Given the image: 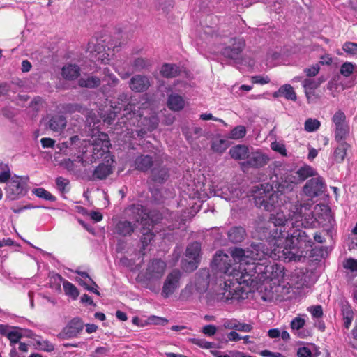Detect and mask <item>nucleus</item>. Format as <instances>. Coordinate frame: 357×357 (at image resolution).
<instances>
[{"instance_id":"f257e3e1","label":"nucleus","mask_w":357,"mask_h":357,"mask_svg":"<svg viewBox=\"0 0 357 357\" xmlns=\"http://www.w3.org/2000/svg\"><path fill=\"white\" fill-rule=\"evenodd\" d=\"M270 261H249L243 267V271L231 268V259L222 251L216 252L212 261V266L224 274V287L217 293L223 301L238 300L246 291L244 287L255 289L259 284L267 282Z\"/></svg>"},{"instance_id":"f03ea898","label":"nucleus","mask_w":357,"mask_h":357,"mask_svg":"<svg viewBox=\"0 0 357 357\" xmlns=\"http://www.w3.org/2000/svg\"><path fill=\"white\" fill-rule=\"evenodd\" d=\"M269 223L273 227L266 229L265 232L268 234L266 241L274 251L281 252L289 261L300 260L312 248L314 242L305 231L298 227L292 228L291 232L287 230L291 225L284 211L272 214Z\"/></svg>"},{"instance_id":"7ed1b4c3","label":"nucleus","mask_w":357,"mask_h":357,"mask_svg":"<svg viewBox=\"0 0 357 357\" xmlns=\"http://www.w3.org/2000/svg\"><path fill=\"white\" fill-rule=\"evenodd\" d=\"M275 187L272 184L264 183L256 186L253 190L252 196L255 205L267 211L276 210L273 214L280 211H284V215L288 216V211L284 209L287 203H292L289 198L283 192L278 190L274 191ZM272 213L270 215V216Z\"/></svg>"},{"instance_id":"20e7f679","label":"nucleus","mask_w":357,"mask_h":357,"mask_svg":"<svg viewBox=\"0 0 357 357\" xmlns=\"http://www.w3.org/2000/svg\"><path fill=\"white\" fill-rule=\"evenodd\" d=\"M151 102L146 100L142 104L137 111L135 105H130L126 108V111L130 112L124 114V116L128 121V125H135L139 128L137 130V135L141 138H144L148 132H152L157 128L159 124V119L156 112L151 107Z\"/></svg>"},{"instance_id":"39448f33","label":"nucleus","mask_w":357,"mask_h":357,"mask_svg":"<svg viewBox=\"0 0 357 357\" xmlns=\"http://www.w3.org/2000/svg\"><path fill=\"white\" fill-rule=\"evenodd\" d=\"M167 268L166 262L158 258L151 259L146 268L137 275L138 282L154 294L160 290V281L163 278Z\"/></svg>"},{"instance_id":"423d86ee","label":"nucleus","mask_w":357,"mask_h":357,"mask_svg":"<svg viewBox=\"0 0 357 357\" xmlns=\"http://www.w3.org/2000/svg\"><path fill=\"white\" fill-rule=\"evenodd\" d=\"M312 204L310 203H287L284 209L288 211V223L291 228L298 227L300 226L304 228L315 227L317 221L312 210Z\"/></svg>"},{"instance_id":"0eeeda50","label":"nucleus","mask_w":357,"mask_h":357,"mask_svg":"<svg viewBox=\"0 0 357 357\" xmlns=\"http://www.w3.org/2000/svg\"><path fill=\"white\" fill-rule=\"evenodd\" d=\"M211 28L208 27L207 30L204 31L206 34L210 35L214 42L220 45H226L229 43V45L223 47L221 50V54L223 56L236 60L239 59L243 50L245 47V43L243 38H228L225 35H221L218 31H213Z\"/></svg>"},{"instance_id":"6e6552de","label":"nucleus","mask_w":357,"mask_h":357,"mask_svg":"<svg viewBox=\"0 0 357 357\" xmlns=\"http://www.w3.org/2000/svg\"><path fill=\"white\" fill-rule=\"evenodd\" d=\"M28 176L14 175L8 181L5 188L6 196L10 200H16L27 193Z\"/></svg>"},{"instance_id":"1a4fd4ad","label":"nucleus","mask_w":357,"mask_h":357,"mask_svg":"<svg viewBox=\"0 0 357 357\" xmlns=\"http://www.w3.org/2000/svg\"><path fill=\"white\" fill-rule=\"evenodd\" d=\"M128 100V94L126 93H122L119 96L116 101H111V109L102 116L104 122L109 125L112 124L114 121L117 114L120 113L122 109H123V114L121 123L128 125V121L126 120L124 116V114H126L127 112H130V110H125L127 107L128 108H130V105H131V104H126Z\"/></svg>"},{"instance_id":"9d476101","label":"nucleus","mask_w":357,"mask_h":357,"mask_svg":"<svg viewBox=\"0 0 357 357\" xmlns=\"http://www.w3.org/2000/svg\"><path fill=\"white\" fill-rule=\"evenodd\" d=\"M111 146L109 137L105 133H100L98 137L95 138L91 144V160L98 159L106 160L109 162L110 158V152L109 149Z\"/></svg>"},{"instance_id":"9b49d317","label":"nucleus","mask_w":357,"mask_h":357,"mask_svg":"<svg viewBox=\"0 0 357 357\" xmlns=\"http://www.w3.org/2000/svg\"><path fill=\"white\" fill-rule=\"evenodd\" d=\"M276 179L273 180L271 177L272 185L275 187L276 190L283 192L294 191L299 183L294 170H286L282 173L278 177L275 176Z\"/></svg>"},{"instance_id":"f8f14e48","label":"nucleus","mask_w":357,"mask_h":357,"mask_svg":"<svg viewBox=\"0 0 357 357\" xmlns=\"http://www.w3.org/2000/svg\"><path fill=\"white\" fill-rule=\"evenodd\" d=\"M181 278V273L179 270L174 269L168 273L160 290V295L163 298H168L176 292L180 287Z\"/></svg>"},{"instance_id":"ddd939ff","label":"nucleus","mask_w":357,"mask_h":357,"mask_svg":"<svg viewBox=\"0 0 357 357\" xmlns=\"http://www.w3.org/2000/svg\"><path fill=\"white\" fill-rule=\"evenodd\" d=\"M201 243L193 242L186 248L185 256L190 260L188 263L183 261V268L186 271H193L197 269L201 259Z\"/></svg>"},{"instance_id":"4468645a","label":"nucleus","mask_w":357,"mask_h":357,"mask_svg":"<svg viewBox=\"0 0 357 357\" xmlns=\"http://www.w3.org/2000/svg\"><path fill=\"white\" fill-rule=\"evenodd\" d=\"M270 160L268 155L261 151H256L250 153L248 160L241 162V167L243 170L248 168L258 169L264 167Z\"/></svg>"},{"instance_id":"2eb2a0df","label":"nucleus","mask_w":357,"mask_h":357,"mask_svg":"<svg viewBox=\"0 0 357 357\" xmlns=\"http://www.w3.org/2000/svg\"><path fill=\"white\" fill-rule=\"evenodd\" d=\"M271 249L263 243H252L247 249V257L250 261L269 260Z\"/></svg>"},{"instance_id":"dca6fc26","label":"nucleus","mask_w":357,"mask_h":357,"mask_svg":"<svg viewBox=\"0 0 357 357\" xmlns=\"http://www.w3.org/2000/svg\"><path fill=\"white\" fill-rule=\"evenodd\" d=\"M271 249L263 243H252L247 249V257L250 261L269 260Z\"/></svg>"},{"instance_id":"f3484780","label":"nucleus","mask_w":357,"mask_h":357,"mask_svg":"<svg viewBox=\"0 0 357 357\" xmlns=\"http://www.w3.org/2000/svg\"><path fill=\"white\" fill-rule=\"evenodd\" d=\"M223 253L225 254V252ZM229 254L230 256L228 254H227V255L231 259V268L230 271H232L233 268L243 271V267L247 266V263L250 261L247 257V250H243L241 248L235 247L230 248Z\"/></svg>"},{"instance_id":"a211bd4d","label":"nucleus","mask_w":357,"mask_h":357,"mask_svg":"<svg viewBox=\"0 0 357 357\" xmlns=\"http://www.w3.org/2000/svg\"><path fill=\"white\" fill-rule=\"evenodd\" d=\"M128 218L144 227L147 225V208L139 204L130 205L126 209Z\"/></svg>"},{"instance_id":"6ab92c4d","label":"nucleus","mask_w":357,"mask_h":357,"mask_svg":"<svg viewBox=\"0 0 357 357\" xmlns=\"http://www.w3.org/2000/svg\"><path fill=\"white\" fill-rule=\"evenodd\" d=\"M324 181L321 177L312 178L306 182L303 187V192L307 197L314 198L324 192Z\"/></svg>"},{"instance_id":"aec40b11","label":"nucleus","mask_w":357,"mask_h":357,"mask_svg":"<svg viewBox=\"0 0 357 357\" xmlns=\"http://www.w3.org/2000/svg\"><path fill=\"white\" fill-rule=\"evenodd\" d=\"M0 334L6 336L10 340L12 348H16L15 344L19 343L23 337L21 328L6 324H0Z\"/></svg>"},{"instance_id":"412c9836","label":"nucleus","mask_w":357,"mask_h":357,"mask_svg":"<svg viewBox=\"0 0 357 357\" xmlns=\"http://www.w3.org/2000/svg\"><path fill=\"white\" fill-rule=\"evenodd\" d=\"M217 196L225 199L227 202H235L242 195V190L236 184L227 185L225 188L216 192Z\"/></svg>"},{"instance_id":"4be33fe9","label":"nucleus","mask_w":357,"mask_h":357,"mask_svg":"<svg viewBox=\"0 0 357 357\" xmlns=\"http://www.w3.org/2000/svg\"><path fill=\"white\" fill-rule=\"evenodd\" d=\"M84 328V324L79 317H75L70 320L67 326L63 328L62 334L66 338H73L77 337Z\"/></svg>"},{"instance_id":"5701e85b","label":"nucleus","mask_w":357,"mask_h":357,"mask_svg":"<svg viewBox=\"0 0 357 357\" xmlns=\"http://www.w3.org/2000/svg\"><path fill=\"white\" fill-rule=\"evenodd\" d=\"M150 86V81L145 75H136L129 82L130 89L137 93L146 91Z\"/></svg>"},{"instance_id":"b1692460","label":"nucleus","mask_w":357,"mask_h":357,"mask_svg":"<svg viewBox=\"0 0 357 357\" xmlns=\"http://www.w3.org/2000/svg\"><path fill=\"white\" fill-rule=\"evenodd\" d=\"M167 105L173 112H180L185 107L184 98L176 93H172L167 97Z\"/></svg>"},{"instance_id":"393cba45","label":"nucleus","mask_w":357,"mask_h":357,"mask_svg":"<svg viewBox=\"0 0 357 357\" xmlns=\"http://www.w3.org/2000/svg\"><path fill=\"white\" fill-rule=\"evenodd\" d=\"M340 305L341 308V315L342 317L344 327L347 329H349L352 323L354 313L349 302L346 300H342L340 302Z\"/></svg>"},{"instance_id":"a878e982","label":"nucleus","mask_w":357,"mask_h":357,"mask_svg":"<svg viewBox=\"0 0 357 357\" xmlns=\"http://www.w3.org/2000/svg\"><path fill=\"white\" fill-rule=\"evenodd\" d=\"M153 165V157L149 155H140L135 158L134 160V167L135 169L146 172L149 171Z\"/></svg>"},{"instance_id":"bb28decb","label":"nucleus","mask_w":357,"mask_h":357,"mask_svg":"<svg viewBox=\"0 0 357 357\" xmlns=\"http://www.w3.org/2000/svg\"><path fill=\"white\" fill-rule=\"evenodd\" d=\"M324 81V79L323 77H319L317 79H305L303 81V87L308 101H310L311 96H314V90L319 87Z\"/></svg>"},{"instance_id":"cd10ccee","label":"nucleus","mask_w":357,"mask_h":357,"mask_svg":"<svg viewBox=\"0 0 357 357\" xmlns=\"http://www.w3.org/2000/svg\"><path fill=\"white\" fill-rule=\"evenodd\" d=\"M269 271L267 275V282H273L274 284L279 283L284 278V267L278 264H270L268 267Z\"/></svg>"},{"instance_id":"c85d7f7f","label":"nucleus","mask_w":357,"mask_h":357,"mask_svg":"<svg viewBox=\"0 0 357 357\" xmlns=\"http://www.w3.org/2000/svg\"><path fill=\"white\" fill-rule=\"evenodd\" d=\"M76 273L82 277V278L78 280L80 285L84 287L85 289L93 292L98 296L100 295V292L97 289V284L91 279L86 272L76 271Z\"/></svg>"},{"instance_id":"c756f323","label":"nucleus","mask_w":357,"mask_h":357,"mask_svg":"<svg viewBox=\"0 0 357 357\" xmlns=\"http://www.w3.org/2000/svg\"><path fill=\"white\" fill-rule=\"evenodd\" d=\"M246 236V230L242 226L231 227L227 231V237L232 243L242 242Z\"/></svg>"},{"instance_id":"7c9ffc66","label":"nucleus","mask_w":357,"mask_h":357,"mask_svg":"<svg viewBox=\"0 0 357 357\" xmlns=\"http://www.w3.org/2000/svg\"><path fill=\"white\" fill-rule=\"evenodd\" d=\"M67 123L66 117L63 115H53L49 122L48 128L54 132H62Z\"/></svg>"},{"instance_id":"2f4dec72","label":"nucleus","mask_w":357,"mask_h":357,"mask_svg":"<svg viewBox=\"0 0 357 357\" xmlns=\"http://www.w3.org/2000/svg\"><path fill=\"white\" fill-rule=\"evenodd\" d=\"M349 146V144L346 142H337V145L335 148L331 158L333 161L337 163L342 162L347 155V151Z\"/></svg>"},{"instance_id":"473e14b6","label":"nucleus","mask_w":357,"mask_h":357,"mask_svg":"<svg viewBox=\"0 0 357 357\" xmlns=\"http://www.w3.org/2000/svg\"><path fill=\"white\" fill-rule=\"evenodd\" d=\"M273 96L275 98L284 96L287 100L293 101L296 100V94L294 88L288 84L281 86L277 91L273 93Z\"/></svg>"},{"instance_id":"72a5a7b5","label":"nucleus","mask_w":357,"mask_h":357,"mask_svg":"<svg viewBox=\"0 0 357 357\" xmlns=\"http://www.w3.org/2000/svg\"><path fill=\"white\" fill-rule=\"evenodd\" d=\"M231 157L236 160H248L249 149L245 145L239 144L231 147L229 150Z\"/></svg>"},{"instance_id":"f704fd0d","label":"nucleus","mask_w":357,"mask_h":357,"mask_svg":"<svg viewBox=\"0 0 357 357\" xmlns=\"http://www.w3.org/2000/svg\"><path fill=\"white\" fill-rule=\"evenodd\" d=\"M294 172L299 183H302L309 177L314 176L317 174L316 170L308 165L301 166L297 170H294Z\"/></svg>"},{"instance_id":"c9c22d12","label":"nucleus","mask_w":357,"mask_h":357,"mask_svg":"<svg viewBox=\"0 0 357 357\" xmlns=\"http://www.w3.org/2000/svg\"><path fill=\"white\" fill-rule=\"evenodd\" d=\"M136 227L135 224L123 220L119 221L116 225V233L121 236H130Z\"/></svg>"},{"instance_id":"e433bc0d","label":"nucleus","mask_w":357,"mask_h":357,"mask_svg":"<svg viewBox=\"0 0 357 357\" xmlns=\"http://www.w3.org/2000/svg\"><path fill=\"white\" fill-rule=\"evenodd\" d=\"M80 74V68L76 64H68L63 67L61 75L63 77L68 80L77 79Z\"/></svg>"},{"instance_id":"4c0bfd02","label":"nucleus","mask_w":357,"mask_h":357,"mask_svg":"<svg viewBox=\"0 0 357 357\" xmlns=\"http://www.w3.org/2000/svg\"><path fill=\"white\" fill-rule=\"evenodd\" d=\"M319 354L318 348L314 344L300 347L297 351L298 357H318Z\"/></svg>"},{"instance_id":"58836bf2","label":"nucleus","mask_w":357,"mask_h":357,"mask_svg":"<svg viewBox=\"0 0 357 357\" xmlns=\"http://www.w3.org/2000/svg\"><path fill=\"white\" fill-rule=\"evenodd\" d=\"M112 172V167L109 164L101 163L98 165L93 172L94 178L102 180L106 178Z\"/></svg>"},{"instance_id":"ea45409f","label":"nucleus","mask_w":357,"mask_h":357,"mask_svg":"<svg viewBox=\"0 0 357 357\" xmlns=\"http://www.w3.org/2000/svg\"><path fill=\"white\" fill-rule=\"evenodd\" d=\"M151 176L153 181L162 184L169 177V169L165 167H155L151 170Z\"/></svg>"},{"instance_id":"a19ab883","label":"nucleus","mask_w":357,"mask_h":357,"mask_svg":"<svg viewBox=\"0 0 357 357\" xmlns=\"http://www.w3.org/2000/svg\"><path fill=\"white\" fill-rule=\"evenodd\" d=\"M181 73L180 68L172 63H165L162 66L160 74L166 78H172L178 76Z\"/></svg>"},{"instance_id":"79ce46f5","label":"nucleus","mask_w":357,"mask_h":357,"mask_svg":"<svg viewBox=\"0 0 357 357\" xmlns=\"http://www.w3.org/2000/svg\"><path fill=\"white\" fill-rule=\"evenodd\" d=\"M101 84V79L96 77L89 75L86 77H81L78 80V84L80 87L95 89L99 86Z\"/></svg>"},{"instance_id":"37998d69","label":"nucleus","mask_w":357,"mask_h":357,"mask_svg":"<svg viewBox=\"0 0 357 357\" xmlns=\"http://www.w3.org/2000/svg\"><path fill=\"white\" fill-rule=\"evenodd\" d=\"M63 288L66 295L70 296L72 299L75 300L79 296L77 288L70 282L63 280Z\"/></svg>"},{"instance_id":"c03bdc74","label":"nucleus","mask_w":357,"mask_h":357,"mask_svg":"<svg viewBox=\"0 0 357 357\" xmlns=\"http://www.w3.org/2000/svg\"><path fill=\"white\" fill-rule=\"evenodd\" d=\"M147 225L146 227H152L153 225L158 223L162 220V213L155 209L148 210L147 209Z\"/></svg>"},{"instance_id":"a18cd8bd","label":"nucleus","mask_w":357,"mask_h":357,"mask_svg":"<svg viewBox=\"0 0 357 357\" xmlns=\"http://www.w3.org/2000/svg\"><path fill=\"white\" fill-rule=\"evenodd\" d=\"M246 132V128L244 126H236L230 131L227 137L231 139H240L245 136Z\"/></svg>"},{"instance_id":"49530a36","label":"nucleus","mask_w":357,"mask_h":357,"mask_svg":"<svg viewBox=\"0 0 357 357\" xmlns=\"http://www.w3.org/2000/svg\"><path fill=\"white\" fill-rule=\"evenodd\" d=\"M188 342L192 344H195L202 349H210L214 347V343L208 342L205 339L191 337L188 339Z\"/></svg>"},{"instance_id":"de8ad7c7","label":"nucleus","mask_w":357,"mask_h":357,"mask_svg":"<svg viewBox=\"0 0 357 357\" xmlns=\"http://www.w3.org/2000/svg\"><path fill=\"white\" fill-rule=\"evenodd\" d=\"M349 133V126L336 127L335 130V139L337 142H345L347 136Z\"/></svg>"},{"instance_id":"09e8293b","label":"nucleus","mask_w":357,"mask_h":357,"mask_svg":"<svg viewBox=\"0 0 357 357\" xmlns=\"http://www.w3.org/2000/svg\"><path fill=\"white\" fill-rule=\"evenodd\" d=\"M33 193L39 198L43 199L45 200L55 202L56 197L52 195L50 192L45 190L42 188H35L33 190Z\"/></svg>"},{"instance_id":"8fccbe9b","label":"nucleus","mask_w":357,"mask_h":357,"mask_svg":"<svg viewBox=\"0 0 357 357\" xmlns=\"http://www.w3.org/2000/svg\"><path fill=\"white\" fill-rule=\"evenodd\" d=\"M36 343L38 348L43 351L50 352L54 350V345L47 340H44L41 337L36 339Z\"/></svg>"},{"instance_id":"3c124183","label":"nucleus","mask_w":357,"mask_h":357,"mask_svg":"<svg viewBox=\"0 0 357 357\" xmlns=\"http://www.w3.org/2000/svg\"><path fill=\"white\" fill-rule=\"evenodd\" d=\"M332 121L335 124V128L347 126V123H346V116L341 110H338L334 114Z\"/></svg>"},{"instance_id":"603ef678","label":"nucleus","mask_w":357,"mask_h":357,"mask_svg":"<svg viewBox=\"0 0 357 357\" xmlns=\"http://www.w3.org/2000/svg\"><path fill=\"white\" fill-rule=\"evenodd\" d=\"M0 183H6L11 178L10 171L7 165L0 162Z\"/></svg>"},{"instance_id":"864d4df0","label":"nucleus","mask_w":357,"mask_h":357,"mask_svg":"<svg viewBox=\"0 0 357 357\" xmlns=\"http://www.w3.org/2000/svg\"><path fill=\"white\" fill-rule=\"evenodd\" d=\"M320 122L316 119H307L305 122V130L307 132H312L316 131L320 127Z\"/></svg>"},{"instance_id":"5fc2aeb1","label":"nucleus","mask_w":357,"mask_h":357,"mask_svg":"<svg viewBox=\"0 0 357 357\" xmlns=\"http://www.w3.org/2000/svg\"><path fill=\"white\" fill-rule=\"evenodd\" d=\"M355 65L351 62H345L340 66V74L345 77H349L354 71Z\"/></svg>"},{"instance_id":"6e6d98bb","label":"nucleus","mask_w":357,"mask_h":357,"mask_svg":"<svg viewBox=\"0 0 357 357\" xmlns=\"http://www.w3.org/2000/svg\"><path fill=\"white\" fill-rule=\"evenodd\" d=\"M150 66L149 60L143 58H137L134 60L132 66L137 71L147 68Z\"/></svg>"},{"instance_id":"4d7b16f0","label":"nucleus","mask_w":357,"mask_h":357,"mask_svg":"<svg viewBox=\"0 0 357 357\" xmlns=\"http://www.w3.org/2000/svg\"><path fill=\"white\" fill-rule=\"evenodd\" d=\"M147 227V231L143 234V236H142L140 241L142 244V247L144 249L146 248V247L151 242V241L153 240V238L155 236L154 234L151 231V229L149 227Z\"/></svg>"},{"instance_id":"13d9d810","label":"nucleus","mask_w":357,"mask_h":357,"mask_svg":"<svg viewBox=\"0 0 357 357\" xmlns=\"http://www.w3.org/2000/svg\"><path fill=\"white\" fill-rule=\"evenodd\" d=\"M212 149L215 152L222 153L227 148V143L225 139L213 142L211 144Z\"/></svg>"},{"instance_id":"bf43d9fd","label":"nucleus","mask_w":357,"mask_h":357,"mask_svg":"<svg viewBox=\"0 0 357 357\" xmlns=\"http://www.w3.org/2000/svg\"><path fill=\"white\" fill-rule=\"evenodd\" d=\"M343 267L351 273H357V259L354 258L347 259L343 264Z\"/></svg>"},{"instance_id":"052dcab7","label":"nucleus","mask_w":357,"mask_h":357,"mask_svg":"<svg viewBox=\"0 0 357 357\" xmlns=\"http://www.w3.org/2000/svg\"><path fill=\"white\" fill-rule=\"evenodd\" d=\"M307 311L310 312L313 319H319L323 316V309L320 305L310 306Z\"/></svg>"},{"instance_id":"680f3d73","label":"nucleus","mask_w":357,"mask_h":357,"mask_svg":"<svg viewBox=\"0 0 357 357\" xmlns=\"http://www.w3.org/2000/svg\"><path fill=\"white\" fill-rule=\"evenodd\" d=\"M63 109L66 113L73 114L75 112H82L83 107L79 104L68 103L63 106Z\"/></svg>"},{"instance_id":"e2e57ef3","label":"nucleus","mask_w":357,"mask_h":357,"mask_svg":"<svg viewBox=\"0 0 357 357\" xmlns=\"http://www.w3.org/2000/svg\"><path fill=\"white\" fill-rule=\"evenodd\" d=\"M56 185L61 192L65 193L68 192L66 188L69 185V181L62 176H59L56 178Z\"/></svg>"},{"instance_id":"0e129e2a","label":"nucleus","mask_w":357,"mask_h":357,"mask_svg":"<svg viewBox=\"0 0 357 357\" xmlns=\"http://www.w3.org/2000/svg\"><path fill=\"white\" fill-rule=\"evenodd\" d=\"M109 352L107 347H98L90 355L91 357H104Z\"/></svg>"},{"instance_id":"69168bd1","label":"nucleus","mask_w":357,"mask_h":357,"mask_svg":"<svg viewBox=\"0 0 357 357\" xmlns=\"http://www.w3.org/2000/svg\"><path fill=\"white\" fill-rule=\"evenodd\" d=\"M320 70L319 63H315L309 68L304 69V73L309 77L316 76Z\"/></svg>"},{"instance_id":"338daca9","label":"nucleus","mask_w":357,"mask_h":357,"mask_svg":"<svg viewBox=\"0 0 357 357\" xmlns=\"http://www.w3.org/2000/svg\"><path fill=\"white\" fill-rule=\"evenodd\" d=\"M343 50L349 54H357V43L346 42L342 47Z\"/></svg>"},{"instance_id":"774afa93","label":"nucleus","mask_w":357,"mask_h":357,"mask_svg":"<svg viewBox=\"0 0 357 357\" xmlns=\"http://www.w3.org/2000/svg\"><path fill=\"white\" fill-rule=\"evenodd\" d=\"M305 320L300 317H296L291 321V328L292 330H299L305 325Z\"/></svg>"}]
</instances>
